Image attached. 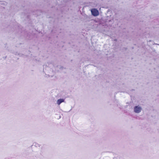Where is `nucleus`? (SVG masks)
<instances>
[{
  "instance_id": "f03ea898",
  "label": "nucleus",
  "mask_w": 159,
  "mask_h": 159,
  "mask_svg": "<svg viewBox=\"0 0 159 159\" xmlns=\"http://www.w3.org/2000/svg\"><path fill=\"white\" fill-rule=\"evenodd\" d=\"M142 109V107L139 105L135 106L134 107V111L136 113H140Z\"/></svg>"
},
{
  "instance_id": "f8f14e48",
  "label": "nucleus",
  "mask_w": 159,
  "mask_h": 159,
  "mask_svg": "<svg viewBox=\"0 0 159 159\" xmlns=\"http://www.w3.org/2000/svg\"><path fill=\"white\" fill-rule=\"evenodd\" d=\"M156 44L159 45V44Z\"/></svg>"
},
{
  "instance_id": "0eeeda50",
  "label": "nucleus",
  "mask_w": 159,
  "mask_h": 159,
  "mask_svg": "<svg viewBox=\"0 0 159 159\" xmlns=\"http://www.w3.org/2000/svg\"><path fill=\"white\" fill-rule=\"evenodd\" d=\"M63 66H61L59 68L60 69H63Z\"/></svg>"
},
{
  "instance_id": "f257e3e1",
  "label": "nucleus",
  "mask_w": 159,
  "mask_h": 159,
  "mask_svg": "<svg viewBox=\"0 0 159 159\" xmlns=\"http://www.w3.org/2000/svg\"><path fill=\"white\" fill-rule=\"evenodd\" d=\"M105 22L109 25H111L114 22V20L113 18L107 16L105 20Z\"/></svg>"
},
{
  "instance_id": "7ed1b4c3",
  "label": "nucleus",
  "mask_w": 159,
  "mask_h": 159,
  "mask_svg": "<svg viewBox=\"0 0 159 159\" xmlns=\"http://www.w3.org/2000/svg\"><path fill=\"white\" fill-rule=\"evenodd\" d=\"M91 12L92 15L95 16H98L99 14L98 10L95 8L92 9Z\"/></svg>"
},
{
  "instance_id": "20e7f679",
  "label": "nucleus",
  "mask_w": 159,
  "mask_h": 159,
  "mask_svg": "<svg viewBox=\"0 0 159 159\" xmlns=\"http://www.w3.org/2000/svg\"><path fill=\"white\" fill-rule=\"evenodd\" d=\"M65 99L63 98H60L58 99L57 100V103L59 105L62 102H64Z\"/></svg>"
},
{
  "instance_id": "39448f33",
  "label": "nucleus",
  "mask_w": 159,
  "mask_h": 159,
  "mask_svg": "<svg viewBox=\"0 0 159 159\" xmlns=\"http://www.w3.org/2000/svg\"><path fill=\"white\" fill-rule=\"evenodd\" d=\"M33 145H34L36 147H40V145L39 144L36 143V142L34 143H33Z\"/></svg>"
},
{
  "instance_id": "9b49d317",
  "label": "nucleus",
  "mask_w": 159,
  "mask_h": 159,
  "mask_svg": "<svg viewBox=\"0 0 159 159\" xmlns=\"http://www.w3.org/2000/svg\"><path fill=\"white\" fill-rule=\"evenodd\" d=\"M113 159H117V158L115 157V158H113Z\"/></svg>"
},
{
  "instance_id": "9d476101",
  "label": "nucleus",
  "mask_w": 159,
  "mask_h": 159,
  "mask_svg": "<svg viewBox=\"0 0 159 159\" xmlns=\"http://www.w3.org/2000/svg\"><path fill=\"white\" fill-rule=\"evenodd\" d=\"M7 58V56H6L4 58V59H5Z\"/></svg>"
},
{
  "instance_id": "1a4fd4ad",
  "label": "nucleus",
  "mask_w": 159,
  "mask_h": 159,
  "mask_svg": "<svg viewBox=\"0 0 159 159\" xmlns=\"http://www.w3.org/2000/svg\"><path fill=\"white\" fill-rule=\"evenodd\" d=\"M134 89H132L131 90V91H134Z\"/></svg>"
},
{
  "instance_id": "423d86ee",
  "label": "nucleus",
  "mask_w": 159,
  "mask_h": 159,
  "mask_svg": "<svg viewBox=\"0 0 159 159\" xmlns=\"http://www.w3.org/2000/svg\"><path fill=\"white\" fill-rule=\"evenodd\" d=\"M30 16L29 15H28L27 16V19H29V17H30Z\"/></svg>"
},
{
  "instance_id": "6e6552de",
  "label": "nucleus",
  "mask_w": 159,
  "mask_h": 159,
  "mask_svg": "<svg viewBox=\"0 0 159 159\" xmlns=\"http://www.w3.org/2000/svg\"><path fill=\"white\" fill-rule=\"evenodd\" d=\"M11 30L12 31H13L14 30V28H13L12 29H11Z\"/></svg>"
}]
</instances>
